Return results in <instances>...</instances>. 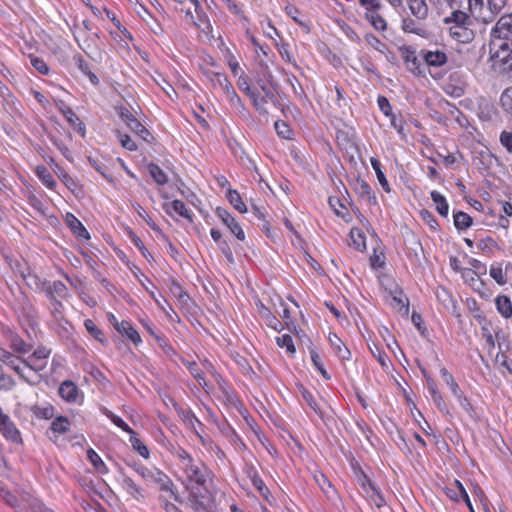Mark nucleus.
Masks as SVG:
<instances>
[{
    "label": "nucleus",
    "instance_id": "1",
    "mask_svg": "<svg viewBox=\"0 0 512 512\" xmlns=\"http://www.w3.org/2000/svg\"><path fill=\"white\" fill-rule=\"evenodd\" d=\"M178 465L182 471V481L190 491L189 503L195 512H208L213 507V501L205 484L209 477L206 466L195 461L184 449L175 452Z\"/></svg>",
    "mask_w": 512,
    "mask_h": 512
},
{
    "label": "nucleus",
    "instance_id": "2",
    "mask_svg": "<svg viewBox=\"0 0 512 512\" xmlns=\"http://www.w3.org/2000/svg\"><path fill=\"white\" fill-rule=\"evenodd\" d=\"M492 67L512 80V47L502 40H492L490 44Z\"/></svg>",
    "mask_w": 512,
    "mask_h": 512
},
{
    "label": "nucleus",
    "instance_id": "3",
    "mask_svg": "<svg viewBox=\"0 0 512 512\" xmlns=\"http://www.w3.org/2000/svg\"><path fill=\"white\" fill-rule=\"evenodd\" d=\"M183 5L181 11L185 13L186 18L191 21L202 33L210 37L212 34V25L203 11V8L198 0H179Z\"/></svg>",
    "mask_w": 512,
    "mask_h": 512
},
{
    "label": "nucleus",
    "instance_id": "4",
    "mask_svg": "<svg viewBox=\"0 0 512 512\" xmlns=\"http://www.w3.org/2000/svg\"><path fill=\"white\" fill-rule=\"evenodd\" d=\"M209 80L214 88H219L225 93L226 98L232 104L240 103V98L225 75L221 73H212Z\"/></svg>",
    "mask_w": 512,
    "mask_h": 512
},
{
    "label": "nucleus",
    "instance_id": "5",
    "mask_svg": "<svg viewBox=\"0 0 512 512\" xmlns=\"http://www.w3.org/2000/svg\"><path fill=\"white\" fill-rule=\"evenodd\" d=\"M493 40H502L512 47V15L502 16L493 29Z\"/></svg>",
    "mask_w": 512,
    "mask_h": 512
},
{
    "label": "nucleus",
    "instance_id": "6",
    "mask_svg": "<svg viewBox=\"0 0 512 512\" xmlns=\"http://www.w3.org/2000/svg\"><path fill=\"white\" fill-rule=\"evenodd\" d=\"M50 353L51 351L47 348H38L27 359H24L23 365L34 372H40L45 369Z\"/></svg>",
    "mask_w": 512,
    "mask_h": 512
},
{
    "label": "nucleus",
    "instance_id": "7",
    "mask_svg": "<svg viewBox=\"0 0 512 512\" xmlns=\"http://www.w3.org/2000/svg\"><path fill=\"white\" fill-rule=\"evenodd\" d=\"M216 215L239 241L245 240L244 230L229 211L224 208H217Z\"/></svg>",
    "mask_w": 512,
    "mask_h": 512
},
{
    "label": "nucleus",
    "instance_id": "8",
    "mask_svg": "<svg viewBox=\"0 0 512 512\" xmlns=\"http://www.w3.org/2000/svg\"><path fill=\"white\" fill-rule=\"evenodd\" d=\"M120 118L126 123L129 129L141 137L143 140L148 141L150 136L149 131L145 128V126L140 123L138 119L134 117V115L126 108H121L119 111Z\"/></svg>",
    "mask_w": 512,
    "mask_h": 512
},
{
    "label": "nucleus",
    "instance_id": "9",
    "mask_svg": "<svg viewBox=\"0 0 512 512\" xmlns=\"http://www.w3.org/2000/svg\"><path fill=\"white\" fill-rule=\"evenodd\" d=\"M0 361L16 372L23 380L28 381L27 376L24 374V359L22 357L15 356L8 350L0 348Z\"/></svg>",
    "mask_w": 512,
    "mask_h": 512
},
{
    "label": "nucleus",
    "instance_id": "10",
    "mask_svg": "<svg viewBox=\"0 0 512 512\" xmlns=\"http://www.w3.org/2000/svg\"><path fill=\"white\" fill-rule=\"evenodd\" d=\"M59 395L69 403L82 404L83 394L72 381H64L59 387Z\"/></svg>",
    "mask_w": 512,
    "mask_h": 512
},
{
    "label": "nucleus",
    "instance_id": "11",
    "mask_svg": "<svg viewBox=\"0 0 512 512\" xmlns=\"http://www.w3.org/2000/svg\"><path fill=\"white\" fill-rule=\"evenodd\" d=\"M471 16L484 23L491 22L492 12L489 10L486 0H468Z\"/></svg>",
    "mask_w": 512,
    "mask_h": 512
},
{
    "label": "nucleus",
    "instance_id": "12",
    "mask_svg": "<svg viewBox=\"0 0 512 512\" xmlns=\"http://www.w3.org/2000/svg\"><path fill=\"white\" fill-rule=\"evenodd\" d=\"M370 226L366 219H361V227H353L350 231V245L358 251L366 249L365 231H369Z\"/></svg>",
    "mask_w": 512,
    "mask_h": 512
},
{
    "label": "nucleus",
    "instance_id": "13",
    "mask_svg": "<svg viewBox=\"0 0 512 512\" xmlns=\"http://www.w3.org/2000/svg\"><path fill=\"white\" fill-rule=\"evenodd\" d=\"M164 211L171 217L175 215L183 217L188 221H193L192 212L186 207L185 203L181 200H173L172 202H167L162 205Z\"/></svg>",
    "mask_w": 512,
    "mask_h": 512
},
{
    "label": "nucleus",
    "instance_id": "14",
    "mask_svg": "<svg viewBox=\"0 0 512 512\" xmlns=\"http://www.w3.org/2000/svg\"><path fill=\"white\" fill-rule=\"evenodd\" d=\"M445 494L451 500L458 502L461 499L465 501L468 508H471V501L469 495L459 480H454L449 486L445 488Z\"/></svg>",
    "mask_w": 512,
    "mask_h": 512
},
{
    "label": "nucleus",
    "instance_id": "15",
    "mask_svg": "<svg viewBox=\"0 0 512 512\" xmlns=\"http://www.w3.org/2000/svg\"><path fill=\"white\" fill-rule=\"evenodd\" d=\"M421 57L430 67H441L446 64L448 59L446 53L439 49L422 50Z\"/></svg>",
    "mask_w": 512,
    "mask_h": 512
},
{
    "label": "nucleus",
    "instance_id": "16",
    "mask_svg": "<svg viewBox=\"0 0 512 512\" xmlns=\"http://www.w3.org/2000/svg\"><path fill=\"white\" fill-rule=\"evenodd\" d=\"M449 31L450 35L461 43H468L474 38V33L468 25H452Z\"/></svg>",
    "mask_w": 512,
    "mask_h": 512
},
{
    "label": "nucleus",
    "instance_id": "17",
    "mask_svg": "<svg viewBox=\"0 0 512 512\" xmlns=\"http://www.w3.org/2000/svg\"><path fill=\"white\" fill-rule=\"evenodd\" d=\"M115 329L122 335L126 336L134 344H138L141 342V337L139 333L132 327V325L128 321L116 322Z\"/></svg>",
    "mask_w": 512,
    "mask_h": 512
},
{
    "label": "nucleus",
    "instance_id": "18",
    "mask_svg": "<svg viewBox=\"0 0 512 512\" xmlns=\"http://www.w3.org/2000/svg\"><path fill=\"white\" fill-rule=\"evenodd\" d=\"M65 222L76 236L89 239L90 236L88 231L73 214L67 213L65 216Z\"/></svg>",
    "mask_w": 512,
    "mask_h": 512
},
{
    "label": "nucleus",
    "instance_id": "19",
    "mask_svg": "<svg viewBox=\"0 0 512 512\" xmlns=\"http://www.w3.org/2000/svg\"><path fill=\"white\" fill-rule=\"evenodd\" d=\"M329 342L331 347L333 348L334 353L342 360H347L350 358L351 353L348 348L344 345L342 340L336 335L331 334L329 336Z\"/></svg>",
    "mask_w": 512,
    "mask_h": 512
},
{
    "label": "nucleus",
    "instance_id": "20",
    "mask_svg": "<svg viewBox=\"0 0 512 512\" xmlns=\"http://www.w3.org/2000/svg\"><path fill=\"white\" fill-rule=\"evenodd\" d=\"M495 305L498 313L505 319L512 317V302L509 297L505 295L497 296Z\"/></svg>",
    "mask_w": 512,
    "mask_h": 512
},
{
    "label": "nucleus",
    "instance_id": "21",
    "mask_svg": "<svg viewBox=\"0 0 512 512\" xmlns=\"http://www.w3.org/2000/svg\"><path fill=\"white\" fill-rule=\"evenodd\" d=\"M35 174L41 180V182L50 190H54L56 187V181L53 178V175L49 172V170L43 166L39 165L35 168Z\"/></svg>",
    "mask_w": 512,
    "mask_h": 512
},
{
    "label": "nucleus",
    "instance_id": "22",
    "mask_svg": "<svg viewBox=\"0 0 512 512\" xmlns=\"http://www.w3.org/2000/svg\"><path fill=\"white\" fill-rule=\"evenodd\" d=\"M314 480L328 498H332L336 494L332 484L323 473L315 472Z\"/></svg>",
    "mask_w": 512,
    "mask_h": 512
},
{
    "label": "nucleus",
    "instance_id": "23",
    "mask_svg": "<svg viewBox=\"0 0 512 512\" xmlns=\"http://www.w3.org/2000/svg\"><path fill=\"white\" fill-rule=\"evenodd\" d=\"M226 198L229 201V203L239 212V213H246L247 207L245 203L242 200L241 195L238 193V191L233 189H228Z\"/></svg>",
    "mask_w": 512,
    "mask_h": 512
},
{
    "label": "nucleus",
    "instance_id": "24",
    "mask_svg": "<svg viewBox=\"0 0 512 512\" xmlns=\"http://www.w3.org/2000/svg\"><path fill=\"white\" fill-rule=\"evenodd\" d=\"M148 172L153 180L158 185H164L168 182L167 174L155 163H150L147 166Z\"/></svg>",
    "mask_w": 512,
    "mask_h": 512
},
{
    "label": "nucleus",
    "instance_id": "25",
    "mask_svg": "<svg viewBox=\"0 0 512 512\" xmlns=\"http://www.w3.org/2000/svg\"><path fill=\"white\" fill-rule=\"evenodd\" d=\"M431 199L435 203L436 210L438 211V213L441 216L446 217L448 215L449 205H448L445 197L441 193H439L437 191H432L431 192Z\"/></svg>",
    "mask_w": 512,
    "mask_h": 512
},
{
    "label": "nucleus",
    "instance_id": "26",
    "mask_svg": "<svg viewBox=\"0 0 512 512\" xmlns=\"http://www.w3.org/2000/svg\"><path fill=\"white\" fill-rule=\"evenodd\" d=\"M48 295L52 297L67 298L68 290L64 283L61 281H54L47 289Z\"/></svg>",
    "mask_w": 512,
    "mask_h": 512
},
{
    "label": "nucleus",
    "instance_id": "27",
    "mask_svg": "<svg viewBox=\"0 0 512 512\" xmlns=\"http://www.w3.org/2000/svg\"><path fill=\"white\" fill-rule=\"evenodd\" d=\"M138 472L148 482H162L163 479L166 477L158 469L140 468Z\"/></svg>",
    "mask_w": 512,
    "mask_h": 512
},
{
    "label": "nucleus",
    "instance_id": "28",
    "mask_svg": "<svg viewBox=\"0 0 512 512\" xmlns=\"http://www.w3.org/2000/svg\"><path fill=\"white\" fill-rule=\"evenodd\" d=\"M409 8L417 18H425L427 15V5L424 0H408Z\"/></svg>",
    "mask_w": 512,
    "mask_h": 512
},
{
    "label": "nucleus",
    "instance_id": "29",
    "mask_svg": "<svg viewBox=\"0 0 512 512\" xmlns=\"http://www.w3.org/2000/svg\"><path fill=\"white\" fill-rule=\"evenodd\" d=\"M87 457L93 467L101 474H106L108 472V468L101 459V457L93 450L89 449L87 451Z\"/></svg>",
    "mask_w": 512,
    "mask_h": 512
},
{
    "label": "nucleus",
    "instance_id": "30",
    "mask_svg": "<svg viewBox=\"0 0 512 512\" xmlns=\"http://www.w3.org/2000/svg\"><path fill=\"white\" fill-rule=\"evenodd\" d=\"M276 343L279 347L285 349L290 356H293L295 354L296 349L293 343V339L290 335L283 334L281 336L276 337Z\"/></svg>",
    "mask_w": 512,
    "mask_h": 512
},
{
    "label": "nucleus",
    "instance_id": "31",
    "mask_svg": "<svg viewBox=\"0 0 512 512\" xmlns=\"http://www.w3.org/2000/svg\"><path fill=\"white\" fill-rule=\"evenodd\" d=\"M123 489L136 499L142 498V492L139 486L129 477L122 480Z\"/></svg>",
    "mask_w": 512,
    "mask_h": 512
},
{
    "label": "nucleus",
    "instance_id": "32",
    "mask_svg": "<svg viewBox=\"0 0 512 512\" xmlns=\"http://www.w3.org/2000/svg\"><path fill=\"white\" fill-rule=\"evenodd\" d=\"M366 18L375 29L380 30V31H383L386 29V22L377 13V10L366 11Z\"/></svg>",
    "mask_w": 512,
    "mask_h": 512
},
{
    "label": "nucleus",
    "instance_id": "33",
    "mask_svg": "<svg viewBox=\"0 0 512 512\" xmlns=\"http://www.w3.org/2000/svg\"><path fill=\"white\" fill-rule=\"evenodd\" d=\"M445 22L453 23V25H469L470 17L465 12L456 10L445 19Z\"/></svg>",
    "mask_w": 512,
    "mask_h": 512
},
{
    "label": "nucleus",
    "instance_id": "34",
    "mask_svg": "<svg viewBox=\"0 0 512 512\" xmlns=\"http://www.w3.org/2000/svg\"><path fill=\"white\" fill-rule=\"evenodd\" d=\"M70 428V421L68 418L59 416L55 418L51 423V430L58 434L67 432Z\"/></svg>",
    "mask_w": 512,
    "mask_h": 512
},
{
    "label": "nucleus",
    "instance_id": "35",
    "mask_svg": "<svg viewBox=\"0 0 512 512\" xmlns=\"http://www.w3.org/2000/svg\"><path fill=\"white\" fill-rule=\"evenodd\" d=\"M286 14L293 19L298 25L304 28L306 32H309L310 28L308 23H306L303 19L300 18L299 10L293 5H287L285 7Z\"/></svg>",
    "mask_w": 512,
    "mask_h": 512
},
{
    "label": "nucleus",
    "instance_id": "36",
    "mask_svg": "<svg viewBox=\"0 0 512 512\" xmlns=\"http://www.w3.org/2000/svg\"><path fill=\"white\" fill-rule=\"evenodd\" d=\"M391 306L402 315H407L409 311L408 299L402 296H393L390 302Z\"/></svg>",
    "mask_w": 512,
    "mask_h": 512
},
{
    "label": "nucleus",
    "instance_id": "37",
    "mask_svg": "<svg viewBox=\"0 0 512 512\" xmlns=\"http://www.w3.org/2000/svg\"><path fill=\"white\" fill-rule=\"evenodd\" d=\"M251 482L253 484V486L260 492V494L268 501L271 503V499H270V492L268 490V488L266 487L265 483L263 482V480L256 474L254 473L252 476H251Z\"/></svg>",
    "mask_w": 512,
    "mask_h": 512
},
{
    "label": "nucleus",
    "instance_id": "38",
    "mask_svg": "<svg viewBox=\"0 0 512 512\" xmlns=\"http://www.w3.org/2000/svg\"><path fill=\"white\" fill-rule=\"evenodd\" d=\"M366 498H368L371 504L375 505L377 508H381L386 504L383 496L375 486H370V490L367 491Z\"/></svg>",
    "mask_w": 512,
    "mask_h": 512
},
{
    "label": "nucleus",
    "instance_id": "39",
    "mask_svg": "<svg viewBox=\"0 0 512 512\" xmlns=\"http://www.w3.org/2000/svg\"><path fill=\"white\" fill-rule=\"evenodd\" d=\"M130 443L133 449L136 450L142 457L146 459L149 457L148 448L146 447V445L142 443V441L139 438L136 437L134 431L133 434H130Z\"/></svg>",
    "mask_w": 512,
    "mask_h": 512
},
{
    "label": "nucleus",
    "instance_id": "40",
    "mask_svg": "<svg viewBox=\"0 0 512 512\" xmlns=\"http://www.w3.org/2000/svg\"><path fill=\"white\" fill-rule=\"evenodd\" d=\"M500 104L505 112L512 115V87L503 91L500 97Z\"/></svg>",
    "mask_w": 512,
    "mask_h": 512
},
{
    "label": "nucleus",
    "instance_id": "41",
    "mask_svg": "<svg viewBox=\"0 0 512 512\" xmlns=\"http://www.w3.org/2000/svg\"><path fill=\"white\" fill-rule=\"evenodd\" d=\"M454 224L458 229H466L471 226L472 218L465 212H458L454 215Z\"/></svg>",
    "mask_w": 512,
    "mask_h": 512
},
{
    "label": "nucleus",
    "instance_id": "42",
    "mask_svg": "<svg viewBox=\"0 0 512 512\" xmlns=\"http://www.w3.org/2000/svg\"><path fill=\"white\" fill-rule=\"evenodd\" d=\"M365 40L369 46L374 48L376 51L385 54L387 51V46L385 43H383L379 38L372 34H367L365 36Z\"/></svg>",
    "mask_w": 512,
    "mask_h": 512
},
{
    "label": "nucleus",
    "instance_id": "43",
    "mask_svg": "<svg viewBox=\"0 0 512 512\" xmlns=\"http://www.w3.org/2000/svg\"><path fill=\"white\" fill-rule=\"evenodd\" d=\"M65 118L82 136L85 135V126L73 111L67 114Z\"/></svg>",
    "mask_w": 512,
    "mask_h": 512
},
{
    "label": "nucleus",
    "instance_id": "44",
    "mask_svg": "<svg viewBox=\"0 0 512 512\" xmlns=\"http://www.w3.org/2000/svg\"><path fill=\"white\" fill-rule=\"evenodd\" d=\"M137 214L147 223V225L154 231H160L159 227L156 225V223L152 220V218L149 216V214L146 212V210L139 204L135 206Z\"/></svg>",
    "mask_w": 512,
    "mask_h": 512
},
{
    "label": "nucleus",
    "instance_id": "45",
    "mask_svg": "<svg viewBox=\"0 0 512 512\" xmlns=\"http://www.w3.org/2000/svg\"><path fill=\"white\" fill-rule=\"evenodd\" d=\"M10 346L15 352L19 354H26L30 350L29 345L24 340L18 337H15L11 340Z\"/></svg>",
    "mask_w": 512,
    "mask_h": 512
},
{
    "label": "nucleus",
    "instance_id": "46",
    "mask_svg": "<svg viewBox=\"0 0 512 512\" xmlns=\"http://www.w3.org/2000/svg\"><path fill=\"white\" fill-rule=\"evenodd\" d=\"M276 133L284 138V139H290L292 136V131L290 130L289 126L284 121H276L274 124Z\"/></svg>",
    "mask_w": 512,
    "mask_h": 512
},
{
    "label": "nucleus",
    "instance_id": "47",
    "mask_svg": "<svg viewBox=\"0 0 512 512\" xmlns=\"http://www.w3.org/2000/svg\"><path fill=\"white\" fill-rule=\"evenodd\" d=\"M311 360L313 362V365L315 366V368L320 372V374L325 378V379H330V375L328 374V372L326 371V369L324 368L323 364L321 363V359H320V356L318 355V353L314 350L311 351Z\"/></svg>",
    "mask_w": 512,
    "mask_h": 512
},
{
    "label": "nucleus",
    "instance_id": "48",
    "mask_svg": "<svg viewBox=\"0 0 512 512\" xmlns=\"http://www.w3.org/2000/svg\"><path fill=\"white\" fill-rule=\"evenodd\" d=\"M405 63L411 71H416L419 66V60L414 51L407 50L404 56Z\"/></svg>",
    "mask_w": 512,
    "mask_h": 512
},
{
    "label": "nucleus",
    "instance_id": "49",
    "mask_svg": "<svg viewBox=\"0 0 512 512\" xmlns=\"http://www.w3.org/2000/svg\"><path fill=\"white\" fill-rule=\"evenodd\" d=\"M130 235V239L132 241V243L138 248V250L141 252V254L149 260V258L151 257L150 253L148 252L147 248L145 247L144 243L142 242V240L136 235L134 234L133 232H130L129 233Z\"/></svg>",
    "mask_w": 512,
    "mask_h": 512
},
{
    "label": "nucleus",
    "instance_id": "50",
    "mask_svg": "<svg viewBox=\"0 0 512 512\" xmlns=\"http://www.w3.org/2000/svg\"><path fill=\"white\" fill-rule=\"evenodd\" d=\"M31 65L41 74L46 75L49 72V68L45 61L41 58L31 56L30 57Z\"/></svg>",
    "mask_w": 512,
    "mask_h": 512
},
{
    "label": "nucleus",
    "instance_id": "51",
    "mask_svg": "<svg viewBox=\"0 0 512 512\" xmlns=\"http://www.w3.org/2000/svg\"><path fill=\"white\" fill-rule=\"evenodd\" d=\"M385 264V256L382 252H378L375 248L373 254L370 256V265L373 268H381Z\"/></svg>",
    "mask_w": 512,
    "mask_h": 512
},
{
    "label": "nucleus",
    "instance_id": "52",
    "mask_svg": "<svg viewBox=\"0 0 512 512\" xmlns=\"http://www.w3.org/2000/svg\"><path fill=\"white\" fill-rule=\"evenodd\" d=\"M84 326L86 330L97 340L102 341L101 335L102 332L100 329L96 326V324L91 319H86L84 321Z\"/></svg>",
    "mask_w": 512,
    "mask_h": 512
},
{
    "label": "nucleus",
    "instance_id": "53",
    "mask_svg": "<svg viewBox=\"0 0 512 512\" xmlns=\"http://www.w3.org/2000/svg\"><path fill=\"white\" fill-rule=\"evenodd\" d=\"M490 276L500 285L506 283V277L503 269L501 267H491L490 268Z\"/></svg>",
    "mask_w": 512,
    "mask_h": 512
},
{
    "label": "nucleus",
    "instance_id": "54",
    "mask_svg": "<svg viewBox=\"0 0 512 512\" xmlns=\"http://www.w3.org/2000/svg\"><path fill=\"white\" fill-rule=\"evenodd\" d=\"M119 142L121 143L122 147H124L127 150L135 151L137 149V145L135 142L131 139V137L127 134H118Z\"/></svg>",
    "mask_w": 512,
    "mask_h": 512
},
{
    "label": "nucleus",
    "instance_id": "55",
    "mask_svg": "<svg viewBox=\"0 0 512 512\" xmlns=\"http://www.w3.org/2000/svg\"><path fill=\"white\" fill-rule=\"evenodd\" d=\"M158 77L159 78H154V81L166 93L167 96L172 98V93H175L174 88L160 74Z\"/></svg>",
    "mask_w": 512,
    "mask_h": 512
},
{
    "label": "nucleus",
    "instance_id": "56",
    "mask_svg": "<svg viewBox=\"0 0 512 512\" xmlns=\"http://www.w3.org/2000/svg\"><path fill=\"white\" fill-rule=\"evenodd\" d=\"M248 96L250 97V99L252 100L253 102V105L255 106V108L259 111H262L263 110V107L266 103V100L263 96H261L258 92L252 90Z\"/></svg>",
    "mask_w": 512,
    "mask_h": 512
},
{
    "label": "nucleus",
    "instance_id": "57",
    "mask_svg": "<svg viewBox=\"0 0 512 512\" xmlns=\"http://www.w3.org/2000/svg\"><path fill=\"white\" fill-rule=\"evenodd\" d=\"M369 349H370V352L372 353V355L378 360L380 365L383 368H388V363H387L385 353L382 352L376 345H374L373 347L369 346Z\"/></svg>",
    "mask_w": 512,
    "mask_h": 512
},
{
    "label": "nucleus",
    "instance_id": "58",
    "mask_svg": "<svg viewBox=\"0 0 512 512\" xmlns=\"http://www.w3.org/2000/svg\"><path fill=\"white\" fill-rule=\"evenodd\" d=\"M377 103H378L379 109L385 116L389 117L392 115V107L386 97L379 96Z\"/></svg>",
    "mask_w": 512,
    "mask_h": 512
},
{
    "label": "nucleus",
    "instance_id": "59",
    "mask_svg": "<svg viewBox=\"0 0 512 512\" xmlns=\"http://www.w3.org/2000/svg\"><path fill=\"white\" fill-rule=\"evenodd\" d=\"M489 10L492 12V19L500 12L505 5V0H486Z\"/></svg>",
    "mask_w": 512,
    "mask_h": 512
},
{
    "label": "nucleus",
    "instance_id": "60",
    "mask_svg": "<svg viewBox=\"0 0 512 512\" xmlns=\"http://www.w3.org/2000/svg\"><path fill=\"white\" fill-rule=\"evenodd\" d=\"M15 387V381L8 375H0V389L9 391Z\"/></svg>",
    "mask_w": 512,
    "mask_h": 512
},
{
    "label": "nucleus",
    "instance_id": "61",
    "mask_svg": "<svg viewBox=\"0 0 512 512\" xmlns=\"http://www.w3.org/2000/svg\"><path fill=\"white\" fill-rule=\"evenodd\" d=\"M132 272L135 275V277L139 280L141 285L150 294V291H152V290L147 285V283H150V280L146 276H144L143 273L140 271V269L136 266L133 267Z\"/></svg>",
    "mask_w": 512,
    "mask_h": 512
},
{
    "label": "nucleus",
    "instance_id": "62",
    "mask_svg": "<svg viewBox=\"0 0 512 512\" xmlns=\"http://www.w3.org/2000/svg\"><path fill=\"white\" fill-rule=\"evenodd\" d=\"M50 307L55 317H60L62 315L63 305L55 297L50 298Z\"/></svg>",
    "mask_w": 512,
    "mask_h": 512
},
{
    "label": "nucleus",
    "instance_id": "63",
    "mask_svg": "<svg viewBox=\"0 0 512 512\" xmlns=\"http://www.w3.org/2000/svg\"><path fill=\"white\" fill-rule=\"evenodd\" d=\"M501 144L509 151L512 152V133L503 131L500 135Z\"/></svg>",
    "mask_w": 512,
    "mask_h": 512
},
{
    "label": "nucleus",
    "instance_id": "64",
    "mask_svg": "<svg viewBox=\"0 0 512 512\" xmlns=\"http://www.w3.org/2000/svg\"><path fill=\"white\" fill-rule=\"evenodd\" d=\"M457 401L459 402L460 406L467 412V413H471L472 411V405L471 403L469 402L468 398L464 395L463 392L457 394L456 396H454Z\"/></svg>",
    "mask_w": 512,
    "mask_h": 512
}]
</instances>
